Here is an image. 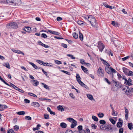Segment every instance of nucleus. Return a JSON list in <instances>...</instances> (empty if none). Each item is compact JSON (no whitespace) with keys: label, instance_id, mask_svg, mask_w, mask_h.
<instances>
[{"label":"nucleus","instance_id":"29","mask_svg":"<svg viewBox=\"0 0 133 133\" xmlns=\"http://www.w3.org/2000/svg\"><path fill=\"white\" fill-rule=\"evenodd\" d=\"M82 125H79L78 126L77 128L78 129L79 131V132H81L83 129H82Z\"/></svg>","mask_w":133,"mask_h":133},{"label":"nucleus","instance_id":"4","mask_svg":"<svg viewBox=\"0 0 133 133\" xmlns=\"http://www.w3.org/2000/svg\"><path fill=\"white\" fill-rule=\"evenodd\" d=\"M6 27L8 29L17 28H18V25L16 23L12 22L7 24Z\"/></svg>","mask_w":133,"mask_h":133},{"label":"nucleus","instance_id":"61","mask_svg":"<svg viewBox=\"0 0 133 133\" xmlns=\"http://www.w3.org/2000/svg\"><path fill=\"white\" fill-rule=\"evenodd\" d=\"M65 133H73L72 131L71 130H67L65 132Z\"/></svg>","mask_w":133,"mask_h":133},{"label":"nucleus","instance_id":"62","mask_svg":"<svg viewBox=\"0 0 133 133\" xmlns=\"http://www.w3.org/2000/svg\"><path fill=\"white\" fill-rule=\"evenodd\" d=\"M25 102L26 103H29L30 102V101L28 99H24Z\"/></svg>","mask_w":133,"mask_h":133},{"label":"nucleus","instance_id":"35","mask_svg":"<svg viewBox=\"0 0 133 133\" xmlns=\"http://www.w3.org/2000/svg\"><path fill=\"white\" fill-rule=\"evenodd\" d=\"M41 83L43 85L44 88L47 89H49V86L48 85L43 83Z\"/></svg>","mask_w":133,"mask_h":133},{"label":"nucleus","instance_id":"64","mask_svg":"<svg viewBox=\"0 0 133 133\" xmlns=\"http://www.w3.org/2000/svg\"><path fill=\"white\" fill-rule=\"evenodd\" d=\"M70 96L72 98L74 99L75 98V96L73 95V94L70 93L69 94Z\"/></svg>","mask_w":133,"mask_h":133},{"label":"nucleus","instance_id":"48","mask_svg":"<svg viewBox=\"0 0 133 133\" xmlns=\"http://www.w3.org/2000/svg\"><path fill=\"white\" fill-rule=\"evenodd\" d=\"M25 119H26L28 120H31V117L29 116H26L25 117Z\"/></svg>","mask_w":133,"mask_h":133},{"label":"nucleus","instance_id":"22","mask_svg":"<svg viewBox=\"0 0 133 133\" xmlns=\"http://www.w3.org/2000/svg\"><path fill=\"white\" fill-rule=\"evenodd\" d=\"M125 93L126 94L128 95V96L129 97L131 96L132 95V93H131L130 92V91L129 90L126 89V91H125Z\"/></svg>","mask_w":133,"mask_h":133},{"label":"nucleus","instance_id":"26","mask_svg":"<svg viewBox=\"0 0 133 133\" xmlns=\"http://www.w3.org/2000/svg\"><path fill=\"white\" fill-rule=\"evenodd\" d=\"M128 126L130 130H132L133 129L132 124L131 123H129L128 125Z\"/></svg>","mask_w":133,"mask_h":133},{"label":"nucleus","instance_id":"52","mask_svg":"<svg viewBox=\"0 0 133 133\" xmlns=\"http://www.w3.org/2000/svg\"><path fill=\"white\" fill-rule=\"evenodd\" d=\"M55 63L56 64H62L61 62L59 61H58L57 60H55Z\"/></svg>","mask_w":133,"mask_h":133},{"label":"nucleus","instance_id":"57","mask_svg":"<svg viewBox=\"0 0 133 133\" xmlns=\"http://www.w3.org/2000/svg\"><path fill=\"white\" fill-rule=\"evenodd\" d=\"M7 133H15V132L13 130L11 129L8 131Z\"/></svg>","mask_w":133,"mask_h":133},{"label":"nucleus","instance_id":"47","mask_svg":"<svg viewBox=\"0 0 133 133\" xmlns=\"http://www.w3.org/2000/svg\"><path fill=\"white\" fill-rule=\"evenodd\" d=\"M130 57V56H128L127 57L122 58V60L123 61H124L126 59H127L128 58H129Z\"/></svg>","mask_w":133,"mask_h":133},{"label":"nucleus","instance_id":"2","mask_svg":"<svg viewBox=\"0 0 133 133\" xmlns=\"http://www.w3.org/2000/svg\"><path fill=\"white\" fill-rule=\"evenodd\" d=\"M113 85L112 87V90L114 91H116L121 87V84L118 82L113 81Z\"/></svg>","mask_w":133,"mask_h":133},{"label":"nucleus","instance_id":"24","mask_svg":"<svg viewBox=\"0 0 133 133\" xmlns=\"http://www.w3.org/2000/svg\"><path fill=\"white\" fill-rule=\"evenodd\" d=\"M57 109L60 111H62L64 110V109L63 107L60 105H59L57 107Z\"/></svg>","mask_w":133,"mask_h":133},{"label":"nucleus","instance_id":"60","mask_svg":"<svg viewBox=\"0 0 133 133\" xmlns=\"http://www.w3.org/2000/svg\"><path fill=\"white\" fill-rule=\"evenodd\" d=\"M61 45L64 48H66L67 47V45L64 43H62L61 44Z\"/></svg>","mask_w":133,"mask_h":133},{"label":"nucleus","instance_id":"17","mask_svg":"<svg viewBox=\"0 0 133 133\" xmlns=\"http://www.w3.org/2000/svg\"><path fill=\"white\" fill-rule=\"evenodd\" d=\"M7 108V106L6 105L0 104V111H2L4 109L6 108Z\"/></svg>","mask_w":133,"mask_h":133},{"label":"nucleus","instance_id":"42","mask_svg":"<svg viewBox=\"0 0 133 133\" xmlns=\"http://www.w3.org/2000/svg\"><path fill=\"white\" fill-rule=\"evenodd\" d=\"M132 75H133V72L129 70L128 74H127V75L128 76H131Z\"/></svg>","mask_w":133,"mask_h":133},{"label":"nucleus","instance_id":"14","mask_svg":"<svg viewBox=\"0 0 133 133\" xmlns=\"http://www.w3.org/2000/svg\"><path fill=\"white\" fill-rule=\"evenodd\" d=\"M72 123L71 125V127L72 128H74L77 125V122L75 120H74L72 122H71Z\"/></svg>","mask_w":133,"mask_h":133},{"label":"nucleus","instance_id":"19","mask_svg":"<svg viewBox=\"0 0 133 133\" xmlns=\"http://www.w3.org/2000/svg\"><path fill=\"white\" fill-rule=\"evenodd\" d=\"M81 67L83 71L85 73L88 74V70L87 68H85L82 65L81 66Z\"/></svg>","mask_w":133,"mask_h":133},{"label":"nucleus","instance_id":"6","mask_svg":"<svg viewBox=\"0 0 133 133\" xmlns=\"http://www.w3.org/2000/svg\"><path fill=\"white\" fill-rule=\"evenodd\" d=\"M98 45L97 47L99 50V51L101 52H102L103 49L105 48L103 44L100 42H98Z\"/></svg>","mask_w":133,"mask_h":133},{"label":"nucleus","instance_id":"28","mask_svg":"<svg viewBox=\"0 0 133 133\" xmlns=\"http://www.w3.org/2000/svg\"><path fill=\"white\" fill-rule=\"evenodd\" d=\"M123 123L122 122H118L117 124V126L118 128H121L122 126Z\"/></svg>","mask_w":133,"mask_h":133},{"label":"nucleus","instance_id":"49","mask_svg":"<svg viewBox=\"0 0 133 133\" xmlns=\"http://www.w3.org/2000/svg\"><path fill=\"white\" fill-rule=\"evenodd\" d=\"M41 37L42 38H45L47 37V36L45 34L43 33L41 34Z\"/></svg>","mask_w":133,"mask_h":133},{"label":"nucleus","instance_id":"18","mask_svg":"<svg viewBox=\"0 0 133 133\" xmlns=\"http://www.w3.org/2000/svg\"><path fill=\"white\" fill-rule=\"evenodd\" d=\"M125 119L127 120L128 119V110L126 108H125Z\"/></svg>","mask_w":133,"mask_h":133},{"label":"nucleus","instance_id":"41","mask_svg":"<svg viewBox=\"0 0 133 133\" xmlns=\"http://www.w3.org/2000/svg\"><path fill=\"white\" fill-rule=\"evenodd\" d=\"M67 120L70 122H72L74 121V120H75L74 119L71 117H69L67 118Z\"/></svg>","mask_w":133,"mask_h":133},{"label":"nucleus","instance_id":"5","mask_svg":"<svg viewBox=\"0 0 133 133\" xmlns=\"http://www.w3.org/2000/svg\"><path fill=\"white\" fill-rule=\"evenodd\" d=\"M21 2L20 0H6V3L10 5L18 4L19 3H21Z\"/></svg>","mask_w":133,"mask_h":133},{"label":"nucleus","instance_id":"27","mask_svg":"<svg viewBox=\"0 0 133 133\" xmlns=\"http://www.w3.org/2000/svg\"><path fill=\"white\" fill-rule=\"evenodd\" d=\"M92 118L95 121L97 122L98 121V119L97 117L93 115L92 117Z\"/></svg>","mask_w":133,"mask_h":133},{"label":"nucleus","instance_id":"50","mask_svg":"<svg viewBox=\"0 0 133 133\" xmlns=\"http://www.w3.org/2000/svg\"><path fill=\"white\" fill-rule=\"evenodd\" d=\"M12 51L13 52L19 54H20L21 52V51L19 50H14Z\"/></svg>","mask_w":133,"mask_h":133},{"label":"nucleus","instance_id":"23","mask_svg":"<svg viewBox=\"0 0 133 133\" xmlns=\"http://www.w3.org/2000/svg\"><path fill=\"white\" fill-rule=\"evenodd\" d=\"M41 125L39 124H38L37 125L36 127L35 128H33V130L34 131H35L36 130H38L39 129L40 127H41Z\"/></svg>","mask_w":133,"mask_h":133},{"label":"nucleus","instance_id":"59","mask_svg":"<svg viewBox=\"0 0 133 133\" xmlns=\"http://www.w3.org/2000/svg\"><path fill=\"white\" fill-rule=\"evenodd\" d=\"M123 129L122 128H121L119 130V133H123Z\"/></svg>","mask_w":133,"mask_h":133},{"label":"nucleus","instance_id":"20","mask_svg":"<svg viewBox=\"0 0 133 133\" xmlns=\"http://www.w3.org/2000/svg\"><path fill=\"white\" fill-rule=\"evenodd\" d=\"M61 127L63 128H65L67 126V124L65 123L62 122L60 123Z\"/></svg>","mask_w":133,"mask_h":133},{"label":"nucleus","instance_id":"51","mask_svg":"<svg viewBox=\"0 0 133 133\" xmlns=\"http://www.w3.org/2000/svg\"><path fill=\"white\" fill-rule=\"evenodd\" d=\"M76 78L77 81H78V80H80L81 78L78 74H76Z\"/></svg>","mask_w":133,"mask_h":133},{"label":"nucleus","instance_id":"3","mask_svg":"<svg viewBox=\"0 0 133 133\" xmlns=\"http://www.w3.org/2000/svg\"><path fill=\"white\" fill-rule=\"evenodd\" d=\"M109 66H106L105 67L106 72L108 74H111L112 77H113V73H115L116 71L111 67H109Z\"/></svg>","mask_w":133,"mask_h":133},{"label":"nucleus","instance_id":"39","mask_svg":"<svg viewBox=\"0 0 133 133\" xmlns=\"http://www.w3.org/2000/svg\"><path fill=\"white\" fill-rule=\"evenodd\" d=\"M109 120L113 124H115L116 122L113 119L110 118L109 119Z\"/></svg>","mask_w":133,"mask_h":133},{"label":"nucleus","instance_id":"37","mask_svg":"<svg viewBox=\"0 0 133 133\" xmlns=\"http://www.w3.org/2000/svg\"><path fill=\"white\" fill-rule=\"evenodd\" d=\"M98 115L99 117L102 118L103 117L104 115L103 113L99 112L98 114Z\"/></svg>","mask_w":133,"mask_h":133},{"label":"nucleus","instance_id":"13","mask_svg":"<svg viewBox=\"0 0 133 133\" xmlns=\"http://www.w3.org/2000/svg\"><path fill=\"white\" fill-rule=\"evenodd\" d=\"M31 105L35 107H39L40 106L39 103L37 102H34L32 103Z\"/></svg>","mask_w":133,"mask_h":133},{"label":"nucleus","instance_id":"10","mask_svg":"<svg viewBox=\"0 0 133 133\" xmlns=\"http://www.w3.org/2000/svg\"><path fill=\"white\" fill-rule=\"evenodd\" d=\"M132 81L131 78H129L128 80H127V81H125L124 82V84H125L126 83V85H127L128 86H130L132 85Z\"/></svg>","mask_w":133,"mask_h":133},{"label":"nucleus","instance_id":"25","mask_svg":"<svg viewBox=\"0 0 133 133\" xmlns=\"http://www.w3.org/2000/svg\"><path fill=\"white\" fill-rule=\"evenodd\" d=\"M79 37L80 40L82 41L83 39V34L79 31Z\"/></svg>","mask_w":133,"mask_h":133},{"label":"nucleus","instance_id":"33","mask_svg":"<svg viewBox=\"0 0 133 133\" xmlns=\"http://www.w3.org/2000/svg\"><path fill=\"white\" fill-rule=\"evenodd\" d=\"M99 122L101 124L104 125L106 123V122L104 120H101Z\"/></svg>","mask_w":133,"mask_h":133},{"label":"nucleus","instance_id":"43","mask_svg":"<svg viewBox=\"0 0 133 133\" xmlns=\"http://www.w3.org/2000/svg\"><path fill=\"white\" fill-rule=\"evenodd\" d=\"M77 82L79 84L82 86H83L84 85V84L80 80H78Z\"/></svg>","mask_w":133,"mask_h":133},{"label":"nucleus","instance_id":"58","mask_svg":"<svg viewBox=\"0 0 133 133\" xmlns=\"http://www.w3.org/2000/svg\"><path fill=\"white\" fill-rule=\"evenodd\" d=\"M56 19L58 21H60L62 20V18L60 17H58Z\"/></svg>","mask_w":133,"mask_h":133},{"label":"nucleus","instance_id":"46","mask_svg":"<svg viewBox=\"0 0 133 133\" xmlns=\"http://www.w3.org/2000/svg\"><path fill=\"white\" fill-rule=\"evenodd\" d=\"M8 69H10V67L9 64L8 63H6L5 64V65H4Z\"/></svg>","mask_w":133,"mask_h":133},{"label":"nucleus","instance_id":"30","mask_svg":"<svg viewBox=\"0 0 133 133\" xmlns=\"http://www.w3.org/2000/svg\"><path fill=\"white\" fill-rule=\"evenodd\" d=\"M29 64L31 65L35 69H37V66L31 62H29Z\"/></svg>","mask_w":133,"mask_h":133},{"label":"nucleus","instance_id":"38","mask_svg":"<svg viewBox=\"0 0 133 133\" xmlns=\"http://www.w3.org/2000/svg\"><path fill=\"white\" fill-rule=\"evenodd\" d=\"M67 56L70 57L72 59H75V58L72 55L67 54Z\"/></svg>","mask_w":133,"mask_h":133},{"label":"nucleus","instance_id":"44","mask_svg":"<svg viewBox=\"0 0 133 133\" xmlns=\"http://www.w3.org/2000/svg\"><path fill=\"white\" fill-rule=\"evenodd\" d=\"M112 111V115L113 116H117V112L115 111L114 109H113Z\"/></svg>","mask_w":133,"mask_h":133},{"label":"nucleus","instance_id":"36","mask_svg":"<svg viewBox=\"0 0 133 133\" xmlns=\"http://www.w3.org/2000/svg\"><path fill=\"white\" fill-rule=\"evenodd\" d=\"M73 37L75 39L77 38L78 37L77 34L76 32H75L73 34Z\"/></svg>","mask_w":133,"mask_h":133},{"label":"nucleus","instance_id":"7","mask_svg":"<svg viewBox=\"0 0 133 133\" xmlns=\"http://www.w3.org/2000/svg\"><path fill=\"white\" fill-rule=\"evenodd\" d=\"M97 73L98 76H103L104 75V71L103 69L100 67L97 70Z\"/></svg>","mask_w":133,"mask_h":133},{"label":"nucleus","instance_id":"1","mask_svg":"<svg viewBox=\"0 0 133 133\" xmlns=\"http://www.w3.org/2000/svg\"><path fill=\"white\" fill-rule=\"evenodd\" d=\"M86 20L88 21L93 27H96L97 25L96 20L95 18L91 15H86L84 16Z\"/></svg>","mask_w":133,"mask_h":133},{"label":"nucleus","instance_id":"56","mask_svg":"<svg viewBox=\"0 0 133 133\" xmlns=\"http://www.w3.org/2000/svg\"><path fill=\"white\" fill-rule=\"evenodd\" d=\"M36 62L38 63H39V64L42 65V63H43V61H42L40 60H36Z\"/></svg>","mask_w":133,"mask_h":133},{"label":"nucleus","instance_id":"45","mask_svg":"<svg viewBox=\"0 0 133 133\" xmlns=\"http://www.w3.org/2000/svg\"><path fill=\"white\" fill-rule=\"evenodd\" d=\"M79 60H80V63L81 64H85V60L84 59H80Z\"/></svg>","mask_w":133,"mask_h":133},{"label":"nucleus","instance_id":"54","mask_svg":"<svg viewBox=\"0 0 133 133\" xmlns=\"http://www.w3.org/2000/svg\"><path fill=\"white\" fill-rule=\"evenodd\" d=\"M92 127L93 129H96L97 128V126L95 124H93L92 125Z\"/></svg>","mask_w":133,"mask_h":133},{"label":"nucleus","instance_id":"63","mask_svg":"<svg viewBox=\"0 0 133 133\" xmlns=\"http://www.w3.org/2000/svg\"><path fill=\"white\" fill-rule=\"evenodd\" d=\"M42 46H44L45 48H48L49 47V46L45 44H42Z\"/></svg>","mask_w":133,"mask_h":133},{"label":"nucleus","instance_id":"32","mask_svg":"<svg viewBox=\"0 0 133 133\" xmlns=\"http://www.w3.org/2000/svg\"><path fill=\"white\" fill-rule=\"evenodd\" d=\"M17 114L19 115H23L25 114V112L24 111H22L17 112Z\"/></svg>","mask_w":133,"mask_h":133},{"label":"nucleus","instance_id":"31","mask_svg":"<svg viewBox=\"0 0 133 133\" xmlns=\"http://www.w3.org/2000/svg\"><path fill=\"white\" fill-rule=\"evenodd\" d=\"M77 23L80 25H85V23L84 22L82 21H78L77 22Z\"/></svg>","mask_w":133,"mask_h":133},{"label":"nucleus","instance_id":"11","mask_svg":"<svg viewBox=\"0 0 133 133\" xmlns=\"http://www.w3.org/2000/svg\"><path fill=\"white\" fill-rule=\"evenodd\" d=\"M105 129L107 130L108 131H110V132H111L112 131V128L111 127V125L110 124H108L107 125Z\"/></svg>","mask_w":133,"mask_h":133},{"label":"nucleus","instance_id":"12","mask_svg":"<svg viewBox=\"0 0 133 133\" xmlns=\"http://www.w3.org/2000/svg\"><path fill=\"white\" fill-rule=\"evenodd\" d=\"M23 30L28 32L30 33L31 31V28L30 27H25V28L23 29Z\"/></svg>","mask_w":133,"mask_h":133},{"label":"nucleus","instance_id":"15","mask_svg":"<svg viewBox=\"0 0 133 133\" xmlns=\"http://www.w3.org/2000/svg\"><path fill=\"white\" fill-rule=\"evenodd\" d=\"M122 69L123 70V72L125 75H127V74H128L129 70L124 67H123L122 68Z\"/></svg>","mask_w":133,"mask_h":133},{"label":"nucleus","instance_id":"8","mask_svg":"<svg viewBox=\"0 0 133 133\" xmlns=\"http://www.w3.org/2000/svg\"><path fill=\"white\" fill-rule=\"evenodd\" d=\"M111 41L114 43V44L116 47H118L120 45V42L118 41L117 39L115 40L114 39H112Z\"/></svg>","mask_w":133,"mask_h":133},{"label":"nucleus","instance_id":"9","mask_svg":"<svg viewBox=\"0 0 133 133\" xmlns=\"http://www.w3.org/2000/svg\"><path fill=\"white\" fill-rule=\"evenodd\" d=\"M32 84L34 86H37L39 84V82L36 80H31V81Z\"/></svg>","mask_w":133,"mask_h":133},{"label":"nucleus","instance_id":"21","mask_svg":"<svg viewBox=\"0 0 133 133\" xmlns=\"http://www.w3.org/2000/svg\"><path fill=\"white\" fill-rule=\"evenodd\" d=\"M87 96L88 98L90 100H94L93 97L92 95L90 94H87Z\"/></svg>","mask_w":133,"mask_h":133},{"label":"nucleus","instance_id":"55","mask_svg":"<svg viewBox=\"0 0 133 133\" xmlns=\"http://www.w3.org/2000/svg\"><path fill=\"white\" fill-rule=\"evenodd\" d=\"M62 71L67 75H70V72L67 71L65 70H62Z\"/></svg>","mask_w":133,"mask_h":133},{"label":"nucleus","instance_id":"53","mask_svg":"<svg viewBox=\"0 0 133 133\" xmlns=\"http://www.w3.org/2000/svg\"><path fill=\"white\" fill-rule=\"evenodd\" d=\"M19 128L18 126L15 125L14 127V129L15 130L17 131L19 129Z\"/></svg>","mask_w":133,"mask_h":133},{"label":"nucleus","instance_id":"40","mask_svg":"<svg viewBox=\"0 0 133 133\" xmlns=\"http://www.w3.org/2000/svg\"><path fill=\"white\" fill-rule=\"evenodd\" d=\"M28 94L30 95L33 96L35 97H37V96L36 95H35V94H34L33 93H31V92H28Z\"/></svg>","mask_w":133,"mask_h":133},{"label":"nucleus","instance_id":"34","mask_svg":"<svg viewBox=\"0 0 133 133\" xmlns=\"http://www.w3.org/2000/svg\"><path fill=\"white\" fill-rule=\"evenodd\" d=\"M44 117L45 119H48L49 118V115L47 114H46L44 115Z\"/></svg>","mask_w":133,"mask_h":133},{"label":"nucleus","instance_id":"16","mask_svg":"<svg viewBox=\"0 0 133 133\" xmlns=\"http://www.w3.org/2000/svg\"><path fill=\"white\" fill-rule=\"evenodd\" d=\"M100 60L102 62V63L107 65V66H110L109 64L107 63L105 60L102 58H100Z\"/></svg>","mask_w":133,"mask_h":133}]
</instances>
